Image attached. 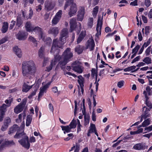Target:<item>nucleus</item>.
<instances>
[{
  "label": "nucleus",
  "instance_id": "1",
  "mask_svg": "<svg viewBox=\"0 0 152 152\" xmlns=\"http://www.w3.org/2000/svg\"><path fill=\"white\" fill-rule=\"evenodd\" d=\"M37 67L32 60L25 61L22 64L21 72L23 77L31 79L37 72Z\"/></svg>",
  "mask_w": 152,
  "mask_h": 152
},
{
  "label": "nucleus",
  "instance_id": "2",
  "mask_svg": "<svg viewBox=\"0 0 152 152\" xmlns=\"http://www.w3.org/2000/svg\"><path fill=\"white\" fill-rule=\"evenodd\" d=\"M68 30L66 28L63 29L61 33V36L59 42L57 39L53 40L52 46L50 51L51 53H54L55 52H58V49L62 47L66 41V39L68 37Z\"/></svg>",
  "mask_w": 152,
  "mask_h": 152
},
{
  "label": "nucleus",
  "instance_id": "3",
  "mask_svg": "<svg viewBox=\"0 0 152 152\" xmlns=\"http://www.w3.org/2000/svg\"><path fill=\"white\" fill-rule=\"evenodd\" d=\"M69 48H67L61 56L59 55H57L55 56H57V59H59L60 61L59 64L62 66L66 65L70 61L73 56V54Z\"/></svg>",
  "mask_w": 152,
  "mask_h": 152
},
{
  "label": "nucleus",
  "instance_id": "4",
  "mask_svg": "<svg viewBox=\"0 0 152 152\" xmlns=\"http://www.w3.org/2000/svg\"><path fill=\"white\" fill-rule=\"evenodd\" d=\"M56 5V2L53 0H46L45 3V9L50 11L53 9Z\"/></svg>",
  "mask_w": 152,
  "mask_h": 152
},
{
  "label": "nucleus",
  "instance_id": "5",
  "mask_svg": "<svg viewBox=\"0 0 152 152\" xmlns=\"http://www.w3.org/2000/svg\"><path fill=\"white\" fill-rule=\"evenodd\" d=\"M18 142L23 147L27 149L29 148L30 144L29 142L28 137L27 136H25L23 138L19 140Z\"/></svg>",
  "mask_w": 152,
  "mask_h": 152
},
{
  "label": "nucleus",
  "instance_id": "6",
  "mask_svg": "<svg viewBox=\"0 0 152 152\" xmlns=\"http://www.w3.org/2000/svg\"><path fill=\"white\" fill-rule=\"evenodd\" d=\"M73 65H75V66H73V70L75 72L79 73H82L84 69V68L80 64V63L78 61L74 62Z\"/></svg>",
  "mask_w": 152,
  "mask_h": 152
},
{
  "label": "nucleus",
  "instance_id": "7",
  "mask_svg": "<svg viewBox=\"0 0 152 152\" xmlns=\"http://www.w3.org/2000/svg\"><path fill=\"white\" fill-rule=\"evenodd\" d=\"M26 103V100L25 99H23L22 101L14 108V112L17 114L21 112L23 110Z\"/></svg>",
  "mask_w": 152,
  "mask_h": 152
},
{
  "label": "nucleus",
  "instance_id": "8",
  "mask_svg": "<svg viewBox=\"0 0 152 152\" xmlns=\"http://www.w3.org/2000/svg\"><path fill=\"white\" fill-rule=\"evenodd\" d=\"M1 143V144L0 147V151H2L5 147L15 144V143L13 140H7L4 141V139L2 138L0 140V144Z\"/></svg>",
  "mask_w": 152,
  "mask_h": 152
},
{
  "label": "nucleus",
  "instance_id": "9",
  "mask_svg": "<svg viewBox=\"0 0 152 152\" xmlns=\"http://www.w3.org/2000/svg\"><path fill=\"white\" fill-rule=\"evenodd\" d=\"M62 15V11L61 10H59L56 13L52 21L53 25H55L58 23Z\"/></svg>",
  "mask_w": 152,
  "mask_h": 152
},
{
  "label": "nucleus",
  "instance_id": "10",
  "mask_svg": "<svg viewBox=\"0 0 152 152\" xmlns=\"http://www.w3.org/2000/svg\"><path fill=\"white\" fill-rule=\"evenodd\" d=\"M31 31L37 33L38 34L39 39L44 40L45 36L42 31V29L39 27L38 26L34 27V26Z\"/></svg>",
  "mask_w": 152,
  "mask_h": 152
},
{
  "label": "nucleus",
  "instance_id": "11",
  "mask_svg": "<svg viewBox=\"0 0 152 152\" xmlns=\"http://www.w3.org/2000/svg\"><path fill=\"white\" fill-rule=\"evenodd\" d=\"M85 9L83 7H80L79 8L77 12V20L82 21L83 19L85 14Z\"/></svg>",
  "mask_w": 152,
  "mask_h": 152
},
{
  "label": "nucleus",
  "instance_id": "12",
  "mask_svg": "<svg viewBox=\"0 0 152 152\" xmlns=\"http://www.w3.org/2000/svg\"><path fill=\"white\" fill-rule=\"evenodd\" d=\"M69 10V15L70 17L74 15L77 11V5L75 3H71Z\"/></svg>",
  "mask_w": 152,
  "mask_h": 152
},
{
  "label": "nucleus",
  "instance_id": "13",
  "mask_svg": "<svg viewBox=\"0 0 152 152\" xmlns=\"http://www.w3.org/2000/svg\"><path fill=\"white\" fill-rule=\"evenodd\" d=\"M95 47V43L93 39H89L87 41L86 44V49H88L90 51L93 50Z\"/></svg>",
  "mask_w": 152,
  "mask_h": 152
},
{
  "label": "nucleus",
  "instance_id": "14",
  "mask_svg": "<svg viewBox=\"0 0 152 152\" xmlns=\"http://www.w3.org/2000/svg\"><path fill=\"white\" fill-rule=\"evenodd\" d=\"M51 83V82H49L40 88V92L38 96L39 98L41 97L46 92V90L49 87Z\"/></svg>",
  "mask_w": 152,
  "mask_h": 152
},
{
  "label": "nucleus",
  "instance_id": "15",
  "mask_svg": "<svg viewBox=\"0 0 152 152\" xmlns=\"http://www.w3.org/2000/svg\"><path fill=\"white\" fill-rule=\"evenodd\" d=\"M151 110L145 106L143 107L142 108V113L141 115L142 118L145 119L149 117L150 115L149 112Z\"/></svg>",
  "mask_w": 152,
  "mask_h": 152
},
{
  "label": "nucleus",
  "instance_id": "16",
  "mask_svg": "<svg viewBox=\"0 0 152 152\" xmlns=\"http://www.w3.org/2000/svg\"><path fill=\"white\" fill-rule=\"evenodd\" d=\"M16 38L19 40H24L27 37V35L23 32L19 31L16 35Z\"/></svg>",
  "mask_w": 152,
  "mask_h": 152
},
{
  "label": "nucleus",
  "instance_id": "17",
  "mask_svg": "<svg viewBox=\"0 0 152 152\" xmlns=\"http://www.w3.org/2000/svg\"><path fill=\"white\" fill-rule=\"evenodd\" d=\"M58 33V28L56 27L50 28L48 31V33L49 34L53 35L54 37H56Z\"/></svg>",
  "mask_w": 152,
  "mask_h": 152
},
{
  "label": "nucleus",
  "instance_id": "18",
  "mask_svg": "<svg viewBox=\"0 0 152 152\" xmlns=\"http://www.w3.org/2000/svg\"><path fill=\"white\" fill-rule=\"evenodd\" d=\"M57 57L54 56V58L52 60L50 65L49 66L46 68V71L48 72L50 71L52 68L53 66L55 65L59 61V59H57Z\"/></svg>",
  "mask_w": 152,
  "mask_h": 152
},
{
  "label": "nucleus",
  "instance_id": "19",
  "mask_svg": "<svg viewBox=\"0 0 152 152\" xmlns=\"http://www.w3.org/2000/svg\"><path fill=\"white\" fill-rule=\"evenodd\" d=\"M102 19L100 17H99L98 19L96 30L98 32H99V34H101V30L102 28Z\"/></svg>",
  "mask_w": 152,
  "mask_h": 152
},
{
  "label": "nucleus",
  "instance_id": "20",
  "mask_svg": "<svg viewBox=\"0 0 152 152\" xmlns=\"http://www.w3.org/2000/svg\"><path fill=\"white\" fill-rule=\"evenodd\" d=\"M76 20L75 18H72L70 21V31H73L75 28L76 26Z\"/></svg>",
  "mask_w": 152,
  "mask_h": 152
},
{
  "label": "nucleus",
  "instance_id": "21",
  "mask_svg": "<svg viewBox=\"0 0 152 152\" xmlns=\"http://www.w3.org/2000/svg\"><path fill=\"white\" fill-rule=\"evenodd\" d=\"M143 93L144 97H145V96L149 97V96L152 95V87L151 88L149 86H147L145 90L143 91Z\"/></svg>",
  "mask_w": 152,
  "mask_h": 152
},
{
  "label": "nucleus",
  "instance_id": "22",
  "mask_svg": "<svg viewBox=\"0 0 152 152\" xmlns=\"http://www.w3.org/2000/svg\"><path fill=\"white\" fill-rule=\"evenodd\" d=\"M5 105H4L0 107V121H2L3 120L4 115L7 110H5Z\"/></svg>",
  "mask_w": 152,
  "mask_h": 152
},
{
  "label": "nucleus",
  "instance_id": "23",
  "mask_svg": "<svg viewBox=\"0 0 152 152\" xmlns=\"http://www.w3.org/2000/svg\"><path fill=\"white\" fill-rule=\"evenodd\" d=\"M25 136H27V135L23 131L21 132H18L14 136V138L15 139H23Z\"/></svg>",
  "mask_w": 152,
  "mask_h": 152
},
{
  "label": "nucleus",
  "instance_id": "24",
  "mask_svg": "<svg viewBox=\"0 0 152 152\" xmlns=\"http://www.w3.org/2000/svg\"><path fill=\"white\" fill-rule=\"evenodd\" d=\"M86 31L85 30L82 31L80 34L77 39V43H79L84 39L86 35Z\"/></svg>",
  "mask_w": 152,
  "mask_h": 152
},
{
  "label": "nucleus",
  "instance_id": "25",
  "mask_svg": "<svg viewBox=\"0 0 152 152\" xmlns=\"http://www.w3.org/2000/svg\"><path fill=\"white\" fill-rule=\"evenodd\" d=\"M13 50L16 55L19 58H21L22 56V53L21 49L18 47L16 46L13 48Z\"/></svg>",
  "mask_w": 152,
  "mask_h": 152
},
{
  "label": "nucleus",
  "instance_id": "26",
  "mask_svg": "<svg viewBox=\"0 0 152 152\" xmlns=\"http://www.w3.org/2000/svg\"><path fill=\"white\" fill-rule=\"evenodd\" d=\"M18 129V126L15 124L10 128L8 131V134L10 135L12 134Z\"/></svg>",
  "mask_w": 152,
  "mask_h": 152
},
{
  "label": "nucleus",
  "instance_id": "27",
  "mask_svg": "<svg viewBox=\"0 0 152 152\" xmlns=\"http://www.w3.org/2000/svg\"><path fill=\"white\" fill-rule=\"evenodd\" d=\"M33 86V85L31 86H28L26 83H24L23 86L22 91L23 92H27L32 88Z\"/></svg>",
  "mask_w": 152,
  "mask_h": 152
},
{
  "label": "nucleus",
  "instance_id": "28",
  "mask_svg": "<svg viewBox=\"0 0 152 152\" xmlns=\"http://www.w3.org/2000/svg\"><path fill=\"white\" fill-rule=\"evenodd\" d=\"M136 68L135 66H131L124 69V71L125 72L131 71V72H133L137 71V69H135Z\"/></svg>",
  "mask_w": 152,
  "mask_h": 152
},
{
  "label": "nucleus",
  "instance_id": "29",
  "mask_svg": "<svg viewBox=\"0 0 152 152\" xmlns=\"http://www.w3.org/2000/svg\"><path fill=\"white\" fill-rule=\"evenodd\" d=\"M45 48L44 47H42L39 49L38 51V56L40 58H44V52Z\"/></svg>",
  "mask_w": 152,
  "mask_h": 152
},
{
  "label": "nucleus",
  "instance_id": "30",
  "mask_svg": "<svg viewBox=\"0 0 152 152\" xmlns=\"http://www.w3.org/2000/svg\"><path fill=\"white\" fill-rule=\"evenodd\" d=\"M145 103L146 106L148 107V108L150 109H151L152 108V104L151 102L149 101V99L150 98V97H148L145 96Z\"/></svg>",
  "mask_w": 152,
  "mask_h": 152
},
{
  "label": "nucleus",
  "instance_id": "31",
  "mask_svg": "<svg viewBox=\"0 0 152 152\" xmlns=\"http://www.w3.org/2000/svg\"><path fill=\"white\" fill-rule=\"evenodd\" d=\"M61 127L62 128V130L64 131V134L66 133H69L71 132L72 129L70 128L69 125L64 126H61Z\"/></svg>",
  "mask_w": 152,
  "mask_h": 152
},
{
  "label": "nucleus",
  "instance_id": "32",
  "mask_svg": "<svg viewBox=\"0 0 152 152\" xmlns=\"http://www.w3.org/2000/svg\"><path fill=\"white\" fill-rule=\"evenodd\" d=\"M144 146L141 143H137L133 146V148L136 150H140L143 149L145 148Z\"/></svg>",
  "mask_w": 152,
  "mask_h": 152
},
{
  "label": "nucleus",
  "instance_id": "33",
  "mask_svg": "<svg viewBox=\"0 0 152 152\" xmlns=\"http://www.w3.org/2000/svg\"><path fill=\"white\" fill-rule=\"evenodd\" d=\"M12 101L13 98H9L8 99H7L5 101V102L7 104H4L2 106H3L4 105H5L6 106H5V110H7V108L10 106L11 103Z\"/></svg>",
  "mask_w": 152,
  "mask_h": 152
},
{
  "label": "nucleus",
  "instance_id": "34",
  "mask_svg": "<svg viewBox=\"0 0 152 152\" xmlns=\"http://www.w3.org/2000/svg\"><path fill=\"white\" fill-rule=\"evenodd\" d=\"M83 50V47L78 45L75 49V51L78 54L81 53Z\"/></svg>",
  "mask_w": 152,
  "mask_h": 152
},
{
  "label": "nucleus",
  "instance_id": "35",
  "mask_svg": "<svg viewBox=\"0 0 152 152\" xmlns=\"http://www.w3.org/2000/svg\"><path fill=\"white\" fill-rule=\"evenodd\" d=\"M8 27V24L7 22H4L3 25L1 29V31L2 33H4L7 31Z\"/></svg>",
  "mask_w": 152,
  "mask_h": 152
},
{
  "label": "nucleus",
  "instance_id": "36",
  "mask_svg": "<svg viewBox=\"0 0 152 152\" xmlns=\"http://www.w3.org/2000/svg\"><path fill=\"white\" fill-rule=\"evenodd\" d=\"M94 23V19L92 18H90L88 20L87 26L88 28H91L93 25Z\"/></svg>",
  "mask_w": 152,
  "mask_h": 152
},
{
  "label": "nucleus",
  "instance_id": "37",
  "mask_svg": "<svg viewBox=\"0 0 152 152\" xmlns=\"http://www.w3.org/2000/svg\"><path fill=\"white\" fill-rule=\"evenodd\" d=\"M96 130L95 125L94 124L91 123L89 129L88 130L90 132L94 133Z\"/></svg>",
  "mask_w": 152,
  "mask_h": 152
},
{
  "label": "nucleus",
  "instance_id": "38",
  "mask_svg": "<svg viewBox=\"0 0 152 152\" xmlns=\"http://www.w3.org/2000/svg\"><path fill=\"white\" fill-rule=\"evenodd\" d=\"M32 120V117L30 115H28L27 116L26 122V126H28L30 125Z\"/></svg>",
  "mask_w": 152,
  "mask_h": 152
},
{
  "label": "nucleus",
  "instance_id": "39",
  "mask_svg": "<svg viewBox=\"0 0 152 152\" xmlns=\"http://www.w3.org/2000/svg\"><path fill=\"white\" fill-rule=\"evenodd\" d=\"M25 27L26 30L28 31H31L34 26H32L30 22H27L26 24Z\"/></svg>",
  "mask_w": 152,
  "mask_h": 152
},
{
  "label": "nucleus",
  "instance_id": "40",
  "mask_svg": "<svg viewBox=\"0 0 152 152\" xmlns=\"http://www.w3.org/2000/svg\"><path fill=\"white\" fill-rule=\"evenodd\" d=\"M84 115V126H88L89 123L90 117L88 115Z\"/></svg>",
  "mask_w": 152,
  "mask_h": 152
},
{
  "label": "nucleus",
  "instance_id": "41",
  "mask_svg": "<svg viewBox=\"0 0 152 152\" xmlns=\"http://www.w3.org/2000/svg\"><path fill=\"white\" fill-rule=\"evenodd\" d=\"M77 125V122L76 120L74 119L72 120V121L70 122V124L69 125L70 128L72 129L75 128Z\"/></svg>",
  "mask_w": 152,
  "mask_h": 152
},
{
  "label": "nucleus",
  "instance_id": "42",
  "mask_svg": "<svg viewBox=\"0 0 152 152\" xmlns=\"http://www.w3.org/2000/svg\"><path fill=\"white\" fill-rule=\"evenodd\" d=\"M78 79L77 80L80 87L83 86V82L84 79L81 75H79L77 77Z\"/></svg>",
  "mask_w": 152,
  "mask_h": 152
},
{
  "label": "nucleus",
  "instance_id": "43",
  "mask_svg": "<svg viewBox=\"0 0 152 152\" xmlns=\"http://www.w3.org/2000/svg\"><path fill=\"white\" fill-rule=\"evenodd\" d=\"M150 120L148 119L146 120H145L142 123V125H139V128L140 127L142 126L143 127H145L147 126H148L150 124Z\"/></svg>",
  "mask_w": 152,
  "mask_h": 152
},
{
  "label": "nucleus",
  "instance_id": "44",
  "mask_svg": "<svg viewBox=\"0 0 152 152\" xmlns=\"http://www.w3.org/2000/svg\"><path fill=\"white\" fill-rule=\"evenodd\" d=\"M99 7L98 6H96L93 9L92 15L94 17H95L98 12Z\"/></svg>",
  "mask_w": 152,
  "mask_h": 152
},
{
  "label": "nucleus",
  "instance_id": "45",
  "mask_svg": "<svg viewBox=\"0 0 152 152\" xmlns=\"http://www.w3.org/2000/svg\"><path fill=\"white\" fill-rule=\"evenodd\" d=\"M28 40L29 41L32 42L35 46H37V42L36 39L34 37L32 36L29 37L28 38Z\"/></svg>",
  "mask_w": 152,
  "mask_h": 152
},
{
  "label": "nucleus",
  "instance_id": "46",
  "mask_svg": "<svg viewBox=\"0 0 152 152\" xmlns=\"http://www.w3.org/2000/svg\"><path fill=\"white\" fill-rule=\"evenodd\" d=\"M143 61L147 64H149L151 63V58L149 57H146L143 60Z\"/></svg>",
  "mask_w": 152,
  "mask_h": 152
},
{
  "label": "nucleus",
  "instance_id": "47",
  "mask_svg": "<svg viewBox=\"0 0 152 152\" xmlns=\"http://www.w3.org/2000/svg\"><path fill=\"white\" fill-rule=\"evenodd\" d=\"M11 120L10 118L9 117H7L5 118L4 121V124L8 126Z\"/></svg>",
  "mask_w": 152,
  "mask_h": 152
},
{
  "label": "nucleus",
  "instance_id": "48",
  "mask_svg": "<svg viewBox=\"0 0 152 152\" xmlns=\"http://www.w3.org/2000/svg\"><path fill=\"white\" fill-rule=\"evenodd\" d=\"M140 48L139 45L136 46L132 50V53H136L137 54L139 49Z\"/></svg>",
  "mask_w": 152,
  "mask_h": 152
},
{
  "label": "nucleus",
  "instance_id": "49",
  "mask_svg": "<svg viewBox=\"0 0 152 152\" xmlns=\"http://www.w3.org/2000/svg\"><path fill=\"white\" fill-rule=\"evenodd\" d=\"M22 23L21 18L20 17H18L17 20V25L19 27L21 25Z\"/></svg>",
  "mask_w": 152,
  "mask_h": 152
},
{
  "label": "nucleus",
  "instance_id": "50",
  "mask_svg": "<svg viewBox=\"0 0 152 152\" xmlns=\"http://www.w3.org/2000/svg\"><path fill=\"white\" fill-rule=\"evenodd\" d=\"M145 34L146 35H148L149 33L150 30V27L149 26H146L145 27Z\"/></svg>",
  "mask_w": 152,
  "mask_h": 152
},
{
  "label": "nucleus",
  "instance_id": "51",
  "mask_svg": "<svg viewBox=\"0 0 152 152\" xmlns=\"http://www.w3.org/2000/svg\"><path fill=\"white\" fill-rule=\"evenodd\" d=\"M124 83V81L123 80L119 81L117 83V86L119 88H121L123 86Z\"/></svg>",
  "mask_w": 152,
  "mask_h": 152
},
{
  "label": "nucleus",
  "instance_id": "52",
  "mask_svg": "<svg viewBox=\"0 0 152 152\" xmlns=\"http://www.w3.org/2000/svg\"><path fill=\"white\" fill-rule=\"evenodd\" d=\"M144 3L147 7H149L151 4V0H145Z\"/></svg>",
  "mask_w": 152,
  "mask_h": 152
},
{
  "label": "nucleus",
  "instance_id": "53",
  "mask_svg": "<svg viewBox=\"0 0 152 152\" xmlns=\"http://www.w3.org/2000/svg\"><path fill=\"white\" fill-rule=\"evenodd\" d=\"M144 130L146 131L145 133L151 131L152 130V125L148 127L145 128Z\"/></svg>",
  "mask_w": 152,
  "mask_h": 152
},
{
  "label": "nucleus",
  "instance_id": "54",
  "mask_svg": "<svg viewBox=\"0 0 152 152\" xmlns=\"http://www.w3.org/2000/svg\"><path fill=\"white\" fill-rule=\"evenodd\" d=\"M151 42V39H149L146 42H145L144 43V44L142 45V46H143L144 48H146L150 44Z\"/></svg>",
  "mask_w": 152,
  "mask_h": 152
},
{
  "label": "nucleus",
  "instance_id": "55",
  "mask_svg": "<svg viewBox=\"0 0 152 152\" xmlns=\"http://www.w3.org/2000/svg\"><path fill=\"white\" fill-rule=\"evenodd\" d=\"M77 132H79L81 131V126H82L80 124V121L78 120H77Z\"/></svg>",
  "mask_w": 152,
  "mask_h": 152
},
{
  "label": "nucleus",
  "instance_id": "56",
  "mask_svg": "<svg viewBox=\"0 0 152 152\" xmlns=\"http://www.w3.org/2000/svg\"><path fill=\"white\" fill-rule=\"evenodd\" d=\"M95 109H93V111L92 115V120L93 121H96V115H95Z\"/></svg>",
  "mask_w": 152,
  "mask_h": 152
},
{
  "label": "nucleus",
  "instance_id": "57",
  "mask_svg": "<svg viewBox=\"0 0 152 152\" xmlns=\"http://www.w3.org/2000/svg\"><path fill=\"white\" fill-rule=\"evenodd\" d=\"M70 3H71L70 2L67 0H66V2L64 7V10H66V8L69 5Z\"/></svg>",
  "mask_w": 152,
  "mask_h": 152
},
{
  "label": "nucleus",
  "instance_id": "58",
  "mask_svg": "<svg viewBox=\"0 0 152 152\" xmlns=\"http://www.w3.org/2000/svg\"><path fill=\"white\" fill-rule=\"evenodd\" d=\"M137 0H135L134 1L132 2L130 4V5L132 6H136L138 5Z\"/></svg>",
  "mask_w": 152,
  "mask_h": 152
},
{
  "label": "nucleus",
  "instance_id": "59",
  "mask_svg": "<svg viewBox=\"0 0 152 152\" xmlns=\"http://www.w3.org/2000/svg\"><path fill=\"white\" fill-rule=\"evenodd\" d=\"M15 21H14L13 20H12V21L11 22V24L9 27L10 29H12L15 25Z\"/></svg>",
  "mask_w": 152,
  "mask_h": 152
},
{
  "label": "nucleus",
  "instance_id": "60",
  "mask_svg": "<svg viewBox=\"0 0 152 152\" xmlns=\"http://www.w3.org/2000/svg\"><path fill=\"white\" fill-rule=\"evenodd\" d=\"M140 56H138L137 57H136V58H135L132 61L131 63L132 64H133L136 61H138L140 59Z\"/></svg>",
  "mask_w": 152,
  "mask_h": 152
},
{
  "label": "nucleus",
  "instance_id": "61",
  "mask_svg": "<svg viewBox=\"0 0 152 152\" xmlns=\"http://www.w3.org/2000/svg\"><path fill=\"white\" fill-rule=\"evenodd\" d=\"M151 49V46H150L146 50L145 52L146 56H148L149 55Z\"/></svg>",
  "mask_w": 152,
  "mask_h": 152
},
{
  "label": "nucleus",
  "instance_id": "62",
  "mask_svg": "<svg viewBox=\"0 0 152 152\" xmlns=\"http://www.w3.org/2000/svg\"><path fill=\"white\" fill-rule=\"evenodd\" d=\"M36 91V90H35L34 91L32 92L31 94L30 95L28 96V98L29 99L31 98L33 96L35 95Z\"/></svg>",
  "mask_w": 152,
  "mask_h": 152
},
{
  "label": "nucleus",
  "instance_id": "63",
  "mask_svg": "<svg viewBox=\"0 0 152 152\" xmlns=\"http://www.w3.org/2000/svg\"><path fill=\"white\" fill-rule=\"evenodd\" d=\"M138 39L139 41H141L142 40V37L141 32L139 31L138 35Z\"/></svg>",
  "mask_w": 152,
  "mask_h": 152
},
{
  "label": "nucleus",
  "instance_id": "64",
  "mask_svg": "<svg viewBox=\"0 0 152 152\" xmlns=\"http://www.w3.org/2000/svg\"><path fill=\"white\" fill-rule=\"evenodd\" d=\"M148 17L149 19H152V9H151L148 12Z\"/></svg>",
  "mask_w": 152,
  "mask_h": 152
}]
</instances>
